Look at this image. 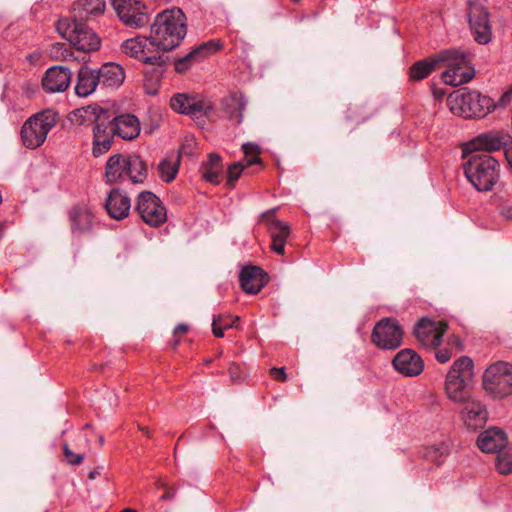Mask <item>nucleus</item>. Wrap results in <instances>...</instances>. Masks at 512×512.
Masks as SVG:
<instances>
[{"instance_id": "nucleus-55", "label": "nucleus", "mask_w": 512, "mask_h": 512, "mask_svg": "<svg viewBox=\"0 0 512 512\" xmlns=\"http://www.w3.org/2000/svg\"><path fill=\"white\" fill-rule=\"evenodd\" d=\"M138 430H139V431H141V432H143V433H144V435H145L146 437H148V438H152V435H153V434H152V432L149 430V428H148V427H146V426H142V425H138Z\"/></svg>"}, {"instance_id": "nucleus-14", "label": "nucleus", "mask_w": 512, "mask_h": 512, "mask_svg": "<svg viewBox=\"0 0 512 512\" xmlns=\"http://www.w3.org/2000/svg\"><path fill=\"white\" fill-rule=\"evenodd\" d=\"M170 106L177 113L196 118L207 116L214 109L210 101L185 93L174 95L170 100Z\"/></svg>"}, {"instance_id": "nucleus-61", "label": "nucleus", "mask_w": 512, "mask_h": 512, "mask_svg": "<svg viewBox=\"0 0 512 512\" xmlns=\"http://www.w3.org/2000/svg\"><path fill=\"white\" fill-rule=\"evenodd\" d=\"M212 361H213L212 359H207V360H205V362H204V363H205V365H209V364H211V363H212Z\"/></svg>"}, {"instance_id": "nucleus-62", "label": "nucleus", "mask_w": 512, "mask_h": 512, "mask_svg": "<svg viewBox=\"0 0 512 512\" xmlns=\"http://www.w3.org/2000/svg\"><path fill=\"white\" fill-rule=\"evenodd\" d=\"M222 354H223V351H222V350H220V351L217 353V356H216V357H217V358H219V357H221V356H222Z\"/></svg>"}, {"instance_id": "nucleus-30", "label": "nucleus", "mask_w": 512, "mask_h": 512, "mask_svg": "<svg viewBox=\"0 0 512 512\" xmlns=\"http://www.w3.org/2000/svg\"><path fill=\"white\" fill-rule=\"evenodd\" d=\"M468 22L472 32H489L488 12L478 0H468Z\"/></svg>"}, {"instance_id": "nucleus-54", "label": "nucleus", "mask_w": 512, "mask_h": 512, "mask_svg": "<svg viewBox=\"0 0 512 512\" xmlns=\"http://www.w3.org/2000/svg\"><path fill=\"white\" fill-rule=\"evenodd\" d=\"M475 41L478 44L485 45L488 44L491 41V35L492 34H475Z\"/></svg>"}, {"instance_id": "nucleus-57", "label": "nucleus", "mask_w": 512, "mask_h": 512, "mask_svg": "<svg viewBox=\"0 0 512 512\" xmlns=\"http://www.w3.org/2000/svg\"><path fill=\"white\" fill-rule=\"evenodd\" d=\"M98 475H100V471L98 469H94L93 471H90L89 474H88V478L93 480L95 479Z\"/></svg>"}, {"instance_id": "nucleus-27", "label": "nucleus", "mask_w": 512, "mask_h": 512, "mask_svg": "<svg viewBox=\"0 0 512 512\" xmlns=\"http://www.w3.org/2000/svg\"><path fill=\"white\" fill-rule=\"evenodd\" d=\"M112 124L116 136L124 140H133L140 134V121L133 114H121L113 117Z\"/></svg>"}, {"instance_id": "nucleus-60", "label": "nucleus", "mask_w": 512, "mask_h": 512, "mask_svg": "<svg viewBox=\"0 0 512 512\" xmlns=\"http://www.w3.org/2000/svg\"><path fill=\"white\" fill-rule=\"evenodd\" d=\"M98 441H99V444L102 446L104 444V437L99 436Z\"/></svg>"}, {"instance_id": "nucleus-50", "label": "nucleus", "mask_w": 512, "mask_h": 512, "mask_svg": "<svg viewBox=\"0 0 512 512\" xmlns=\"http://www.w3.org/2000/svg\"><path fill=\"white\" fill-rule=\"evenodd\" d=\"M357 108V106H355L354 109L352 107H349L346 117L348 120H354L358 123L363 122L367 118V116L365 114L356 115Z\"/></svg>"}, {"instance_id": "nucleus-63", "label": "nucleus", "mask_w": 512, "mask_h": 512, "mask_svg": "<svg viewBox=\"0 0 512 512\" xmlns=\"http://www.w3.org/2000/svg\"><path fill=\"white\" fill-rule=\"evenodd\" d=\"M177 445L174 447V454L176 455Z\"/></svg>"}, {"instance_id": "nucleus-36", "label": "nucleus", "mask_w": 512, "mask_h": 512, "mask_svg": "<svg viewBox=\"0 0 512 512\" xmlns=\"http://www.w3.org/2000/svg\"><path fill=\"white\" fill-rule=\"evenodd\" d=\"M186 34H150L152 52H168L177 47Z\"/></svg>"}, {"instance_id": "nucleus-17", "label": "nucleus", "mask_w": 512, "mask_h": 512, "mask_svg": "<svg viewBox=\"0 0 512 512\" xmlns=\"http://www.w3.org/2000/svg\"><path fill=\"white\" fill-rule=\"evenodd\" d=\"M223 49V42L220 39H212L204 42L186 54L184 57L177 59L174 68L177 73H185L190 67L211 55Z\"/></svg>"}, {"instance_id": "nucleus-5", "label": "nucleus", "mask_w": 512, "mask_h": 512, "mask_svg": "<svg viewBox=\"0 0 512 512\" xmlns=\"http://www.w3.org/2000/svg\"><path fill=\"white\" fill-rule=\"evenodd\" d=\"M104 0H78L73 4V17H63L56 22V32H88L93 28L87 22L103 15L105 11Z\"/></svg>"}, {"instance_id": "nucleus-58", "label": "nucleus", "mask_w": 512, "mask_h": 512, "mask_svg": "<svg viewBox=\"0 0 512 512\" xmlns=\"http://www.w3.org/2000/svg\"><path fill=\"white\" fill-rule=\"evenodd\" d=\"M4 224L0 222V239L3 236Z\"/></svg>"}, {"instance_id": "nucleus-23", "label": "nucleus", "mask_w": 512, "mask_h": 512, "mask_svg": "<svg viewBox=\"0 0 512 512\" xmlns=\"http://www.w3.org/2000/svg\"><path fill=\"white\" fill-rule=\"evenodd\" d=\"M71 72L63 66L49 68L42 79V87L48 93L64 92L70 85Z\"/></svg>"}, {"instance_id": "nucleus-11", "label": "nucleus", "mask_w": 512, "mask_h": 512, "mask_svg": "<svg viewBox=\"0 0 512 512\" xmlns=\"http://www.w3.org/2000/svg\"><path fill=\"white\" fill-rule=\"evenodd\" d=\"M508 143H510V134L504 131H487L468 142L467 147L463 150V157L466 153H486L490 155V153L501 149L504 150L506 156Z\"/></svg>"}, {"instance_id": "nucleus-9", "label": "nucleus", "mask_w": 512, "mask_h": 512, "mask_svg": "<svg viewBox=\"0 0 512 512\" xmlns=\"http://www.w3.org/2000/svg\"><path fill=\"white\" fill-rule=\"evenodd\" d=\"M404 330L394 317H384L377 321L371 333V342L381 350H396L402 343Z\"/></svg>"}, {"instance_id": "nucleus-40", "label": "nucleus", "mask_w": 512, "mask_h": 512, "mask_svg": "<svg viewBox=\"0 0 512 512\" xmlns=\"http://www.w3.org/2000/svg\"><path fill=\"white\" fill-rule=\"evenodd\" d=\"M449 447L445 443L427 447L424 452V458L437 466L443 464L449 455Z\"/></svg>"}, {"instance_id": "nucleus-44", "label": "nucleus", "mask_w": 512, "mask_h": 512, "mask_svg": "<svg viewBox=\"0 0 512 512\" xmlns=\"http://www.w3.org/2000/svg\"><path fill=\"white\" fill-rule=\"evenodd\" d=\"M213 320L226 330L232 328L235 322L239 321V317H232L230 315H218L214 316Z\"/></svg>"}, {"instance_id": "nucleus-28", "label": "nucleus", "mask_w": 512, "mask_h": 512, "mask_svg": "<svg viewBox=\"0 0 512 512\" xmlns=\"http://www.w3.org/2000/svg\"><path fill=\"white\" fill-rule=\"evenodd\" d=\"M96 80L103 87L117 88L125 80V71L121 65L109 62L96 70Z\"/></svg>"}, {"instance_id": "nucleus-15", "label": "nucleus", "mask_w": 512, "mask_h": 512, "mask_svg": "<svg viewBox=\"0 0 512 512\" xmlns=\"http://www.w3.org/2000/svg\"><path fill=\"white\" fill-rule=\"evenodd\" d=\"M261 219L267 225L268 233L271 237V250L278 254H285V246L290 235V225L280 221L275 215V209L268 210L261 214Z\"/></svg>"}, {"instance_id": "nucleus-34", "label": "nucleus", "mask_w": 512, "mask_h": 512, "mask_svg": "<svg viewBox=\"0 0 512 512\" xmlns=\"http://www.w3.org/2000/svg\"><path fill=\"white\" fill-rule=\"evenodd\" d=\"M98 85L100 84L99 80H96V70L82 66L77 75L76 94L80 97H87L95 91Z\"/></svg>"}, {"instance_id": "nucleus-32", "label": "nucleus", "mask_w": 512, "mask_h": 512, "mask_svg": "<svg viewBox=\"0 0 512 512\" xmlns=\"http://www.w3.org/2000/svg\"><path fill=\"white\" fill-rule=\"evenodd\" d=\"M223 169L222 157L212 152L207 155V160L202 162L199 171L206 182L217 185L221 182Z\"/></svg>"}, {"instance_id": "nucleus-43", "label": "nucleus", "mask_w": 512, "mask_h": 512, "mask_svg": "<svg viewBox=\"0 0 512 512\" xmlns=\"http://www.w3.org/2000/svg\"><path fill=\"white\" fill-rule=\"evenodd\" d=\"M62 451H63L65 461L69 465H72V466L80 465L84 460V454L73 452L67 442H64L62 444Z\"/></svg>"}, {"instance_id": "nucleus-49", "label": "nucleus", "mask_w": 512, "mask_h": 512, "mask_svg": "<svg viewBox=\"0 0 512 512\" xmlns=\"http://www.w3.org/2000/svg\"><path fill=\"white\" fill-rule=\"evenodd\" d=\"M187 331H188V326L186 324H178L174 328L173 336H174L175 339H174V341L172 343V348H176L179 345L180 339L178 338V336L185 334Z\"/></svg>"}, {"instance_id": "nucleus-31", "label": "nucleus", "mask_w": 512, "mask_h": 512, "mask_svg": "<svg viewBox=\"0 0 512 512\" xmlns=\"http://www.w3.org/2000/svg\"><path fill=\"white\" fill-rule=\"evenodd\" d=\"M246 104L245 97L239 92H232L221 101L223 112L229 120H234L236 124L242 122Z\"/></svg>"}, {"instance_id": "nucleus-6", "label": "nucleus", "mask_w": 512, "mask_h": 512, "mask_svg": "<svg viewBox=\"0 0 512 512\" xmlns=\"http://www.w3.org/2000/svg\"><path fill=\"white\" fill-rule=\"evenodd\" d=\"M58 118L59 114L52 109H45L30 116L20 131L23 145L28 149L40 147L48 133L57 124Z\"/></svg>"}, {"instance_id": "nucleus-45", "label": "nucleus", "mask_w": 512, "mask_h": 512, "mask_svg": "<svg viewBox=\"0 0 512 512\" xmlns=\"http://www.w3.org/2000/svg\"><path fill=\"white\" fill-rule=\"evenodd\" d=\"M228 372L230 375V379L233 382H238L244 377V370L239 363L231 362L228 367Z\"/></svg>"}, {"instance_id": "nucleus-24", "label": "nucleus", "mask_w": 512, "mask_h": 512, "mask_svg": "<svg viewBox=\"0 0 512 512\" xmlns=\"http://www.w3.org/2000/svg\"><path fill=\"white\" fill-rule=\"evenodd\" d=\"M461 404L463 405L461 414L466 427L473 430L482 428L488 418L485 406L473 398H469Z\"/></svg>"}, {"instance_id": "nucleus-8", "label": "nucleus", "mask_w": 512, "mask_h": 512, "mask_svg": "<svg viewBox=\"0 0 512 512\" xmlns=\"http://www.w3.org/2000/svg\"><path fill=\"white\" fill-rule=\"evenodd\" d=\"M484 390L494 398L512 394V364L498 361L491 364L483 374Z\"/></svg>"}, {"instance_id": "nucleus-7", "label": "nucleus", "mask_w": 512, "mask_h": 512, "mask_svg": "<svg viewBox=\"0 0 512 512\" xmlns=\"http://www.w3.org/2000/svg\"><path fill=\"white\" fill-rule=\"evenodd\" d=\"M85 112L94 116L92 154L99 157L110 150L116 136L111 116L108 110L98 105L88 106Z\"/></svg>"}, {"instance_id": "nucleus-18", "label": "nucleus", "mask_w": 512, "mask_h": 512, "mask_svg": "<svg viewBox=\"0 0 512 512\" xmlns=\"http://www.w3.org/2000/svg\"><path fill=\"white\" fill-rule=\"evenodd\" d=\"M223 49V42L220 39H212L204 42L186 54L184 57L177 59L174 68L177 73H185L190 67L211 55Z\"/></svg>"}, {"instance_id": "nucleus-46", "label": "nucleus", "mask_w": 512, "mask_h": 512, "mask_svg": "<svg viewBox=\"0 0 512 512\" xmlns=\"http://www.w3.org/2000/svg\"><path fill=\"white\" fill-rule=\"evenodd\" d=\"M269 375L277 382H286L288 380L285 367H273L269 370Z\"/></svg>"}, {"instance_id": "nucleus-13", "label": "nucleus", "mask_w": 512, "mask_h": 512, "mask_svg": "<svg viewBox=\"0 0 512 512\" xmlns=\"http://www.w3.org/2000/svg\"><path fill=\"white\" fill-rule=\"evenodd\" d=\"M447 325L427 317L419 319L413 327V335L426 348H437L441 345Z\"/></svg>"}, {"instance_id": "nucleus-19", "label": "nucleus", "mask_w": 512, "mask_h": 512, "mask_svg": "<svg viewBox=\"0 0 512 512\" xmlns=\"http://www.w3.org/2000/svg\"><path fill=\"white\" fill-rule=\"evenodd\" d=\"M392 366L405 377H416L423 372L424 361L415 350L405 348L394 356Z\"/></svg>"}, {"instance_id": "nucleus-4", "label": "nucleus", "mask_w": 512, "mask_h": 512, "mask_svg": "<svg viewBox=\"0 0 512 512\" xmlns=\"http://www.w3.org/2000/svg\"><path fill=\"white\" fill-rule=\"evenodd\" d=\"M474 363L468 356H461L450 367L445 380V393L456 403H463L471 398L467 388L468 381L473 377Z\"/></svg>"}, {"instance_id": "nucleus-56", "label": "nucleus", "mask_w": 512, "mask_h": 512, "mask_svg": "<svg viewBox=\"0 0 512 512\" xmlns=\"http://www.w3.org/2000/svg\"><path fill=\"white\" fill-rule=\"evenodd\" d=\"M501 213L504 217H506L508 219H512V208L503 207L501 210Z\"/></svg>"}, {"instance_id": "nucleus-39", "label": "nucleus", "mask_w": 512, "mask_h": 512, "mask_svg": "<svg viewBox=\"0 0 512 512\" xmlns=\"http://www.w3.org/2000/svg\"><path fill=\"white\" fill-rule=\"evenodd\" d=\"M181 155H170L160 161L158 164L159 177L166 183L172 182L179 171Z\"/></svg>"}, {"instance_id": "nucleus-38", "label": "nucleus", "mask_w": 512, "mask_h": 512, "mask_svg": "<svg viewBox=\"0 0 512 512\" xmlns=\"http://www.w3.org/2000/svg\"><path fill=\"white\" fill-rule=\"evenodd\" d=\"M127 179L133 184H142L148 176L146 162L139 155H128Z\"/></svg>"}, {"instance_id": "nucleus-26", "label": "nucleus", "mask_w": 512, "mask_h": 512, "mask_svg": "<svg viewBox=\"0 0 512 512\" xmlns=\"http://www.w3.org/2000/svg\"><path fill=\"white\" fill-rule=\"evenodd\" d=\"M507 443L506 434L497 427L483 431L477 439V446L484 453H498L506 447Z\"/></svg>"}, {"instance_id": "nucleus-10", "label": "nucleus", "mask_w": 512, "mask_h": 512, "mask_svg": "<svg viewBox=\"0 0 512 512\" xmlns=\"http://www.w3.org/2000/svg\"><path fill=\"white\" fill-rule=\"evenodd\" d=\"M135 211L151 227H159L167 221V210L162 201L151 191L139 193Z\"/></svg>"}, {"instance_id": "nucleus-47", "label": "nucleus", "mask_w": 512, "mask_h": 512, "mask_svg": "<svg viewBox=\"0 0 512 512\" xmlns=\"http://www.w3.org/2000/svg\"><path fill=\"white\" fill-rule=\"evenodd\" d=\"M451 357L452 350L447 347L440 348L435 352V358L441 364L447 363L451 359Z\"/></svg>"}, {"instance_id": "nucleus-2", "label": "nucleus", "mask_w": 512, "mask_h": 512, "mask_svg": "<svg viewBox=\"0 0 512 512\" xmlns=\"http://www.w3.org/2000/svg\"><path fill=\"white\" fill-rule=\"evenodd\" d=\"M463 163L464 175L479 192H488L499 180L500 165L486 153H466Z\"/></svg>"}, {"instance_id": "nucleus-20", "label": "nucleus", "mask_w": 512, "mask_h": 512, "mask_svg": "<svg viewBox=\"0 0 512 512\" xmlns=\"http://www.w3.org/2000/svg\"><path fill=\"white\" fill-rule=\"evenodd\" d=\"M122 52L132 58L142 61L144 64L159 63L160 55H149L151 46L149 36L136 34L135 37L127 39L121 45Z\"/></svg>"}, {"instance_id": "nucleus-33", "label": "nucleus", "mask_w": 512, "mask_h": 512, "mask_svg": "<svg viewBox=\"0 0 512 512\" xmlns=\"http://www.w3.org/2000/svg\"><path fill=\"white\" fill-rule=\"evenodd\" d=\"M144 70L143 88L148 95H156L159 91L164 74V61L160 56L159 63L147 64Z\"/></svg>"}, {"instance_id": "nucleus-37", "label": "nucleus", "mask_w": 512, "mask_h": 512, "mask_svg": "<svg viewBox=\"0 0 512 512\" xmlns=\"http://www.w3.org/2000/svg\"><path fill=\"white\" fill-rule=\"evenodd\" d=\"M77 50L82 52L97 51L101 46L98 34H61Z\"/></svg>"}, {"instance_id": "nucleus-42", "label": "nucleus", "mask_w": 512, "mask_h": 512, "mask_svg": "<svg viewBox=\"0 0 512 512\" xmlns=\"http://www.w3.org/2000/svg\"><path fill=\"white\" fill-rule=\"evenodd\" d=\"M496 468L500 474L508 475L512 473V455L507 452H498L496 457Z\"/></svg>"}, {"instance_id": "nucleus-35", "label": "nucleus", "mask_w": 512, "mask_h": 512, "mask_svg": "<svg viewBox=\"0 0 512 512\" xmlns=\"http://www.w3.org/2000/svg\"><path fill=\"white\" fill-rule=\"evenodd\" d=\"M441 63L440 51L425 59L415 62L409 69V77L412 81H420L427 78Z\"/></svg>"}, {"instance_id": "nucleus-51", "label": "nucleus", "mask_w": 512, "mask_h": 512, "mask_svg": "<svg viewBox=\"0 0 512 512\" xmlns=\"http://www.w3.org/2000/svg\"><path fill=\"white\" fill-rule=\"evenodd\" d=\"M159 486L164 487L166 489L164 494L160 497V500L168 501V500H172L175 497V495H176L175 488L168 487L167 485L162 484V483H159Z\"/></svg>"}, {"instance_id": "nucleus-1", "label": "nucleus", "mask_w": 512, "mask_h": 512, "mask_svg": "<svg viewBox=\"0 0 512 512\" xmlns=\"http://www.w3.org/2000/svg\"><path fill=\"white\" fill-rule=\"evenodd\" d=\"M449 101L453 103L451 109L459 110L464 118H482L493 109L497 107L504 108L512 102V84L496 103L490 97L475 90L452 94Z\"/></svg>"}, {"instance_id": "nucleus-53", "label": "nucleus", "mask_w": 512, "mask_h": 512, "mask_svg": "<svg viewBox=\"0 0 512 512\" xmlns=\"http://www.w3.org/2000/svg\"><path fill=\"white\" fill-rule=\"evenodd\" d=\"M224 328L221 327L218 323L214 322L212 323V333L217 338H223L224 337Z\"/></svg>"}, {"instance_id": "nucleus-52", "label": "nucleus", "mask_w": 512, "mask_h": 512, "mask_svg": "<svg viewBox=\"0 0 512 512\" xmlns=\"http://www.w3.org/2000/svg\"><path fill=\"white\" fill-rule=\"evenodd\" d=\"M242 162H243L245 168H247L252 165H261L262 159L259 157V155L249 156V157H245Z\"/></svg>"}, {"instance_id": "nucleus-29", "label": "nucleus", "mask_w": 512, "mask_h": 512, "mask_svg": "<svg viewBox=\"0 0 512 512\" xmlns=\"http://www.w3.org/2000/svg\"><path fill=\"white\" fill-rule=\"evenodd\" d=\"M128 156L120 153L110 156L105 165V178L108 184L122 183L127 179Z\"/></svg>"}, {"instance_id": "nucleus-12", "label": "nucleus", "mask_w": 512, "mask_h": 512, "mask_svg": "<svg viewBox=\"0 0 512 512\" xmlns=\"http://www.w3.org/2000/svg\"><path fill=\"white\" fill-rule=\"evenodd\" d=\"M119 19L132 29L142 28L148 23L146 6L140 0H111Z\"/></svg>"}, {"instance_id": "nucleus-41", "label": "nucleus", "mask_w": 512, "mask_h": 512, "mask_svg": "<svg viewBox=\"0 0 512 512\" xmlns=\"http://www.w3.org/2000/svg\"><path fill=\"white\" fill-rule=\"evenodd\" d=\"M245 166L243 162H234L227 168V181L226 186L228 188H234L235 183L240 178L242 172L244 171Z\"/></svg>"}, {"instance_id": "nucleus-16", "label": "nucleus", "mask_w": 512, "mask_h": 512, "mask_svg": "<svg viewBox=\"0 0 512 512\" xmlns=\"http://www.w3.org/2000/svg\"><path fill=\"white\" fill-rule=\"evenodd\" d=\"M68 222L71 234L74 237H82L91 232L95 215L86 203H76L68 210Z\"/></svg>"}, {"instance_id": "nucleus-3", "label": "nucleus", "mask_w": 512, "mask_h": 512, "mask_svg": "<svg viewBox=\"0 0 512 512\" xmlns=\"http://www.w3.org/2000/svg\"><path fill=\"white\" fill-rule=\"evenodd\" d=\"M440 60L446 65L442 72L445 84L459 86L473 79L475 70L471 53L456 48L445 49L440 51Z\"/></svg>"}, {"instance_id": "nucleus-25", "label": "nucleus", "mask_w": 512, "mask_h": 512, "mask_svg": "<svg viewBox=\"0 0 512 512\" xmlns=\"http://www.w3.org/2000/svg\"><path fill=\"white\" fill-rule=\"evenodd\" d=\"M104 206L111 218L122 220L129 215L131 201L121 189L113 188L110 190Z\"/></svg>"}, {"instance_id": "nucleus-21", "label": "nucleus", "mask_w": 512, "mask_h": 512, "mask_svg": "<svg viewBox=\"0 0 512 512\" xmlns=\"http://www.w3.org/2000/svg\"><path fill=\"white\" fill-rule=\"evenodd\" d=\"M186 16L180 8L164 10L156 16L150 32H186Z\"/></svg>"}, {"instance_id": "nucleus-22", "label": "nucleus", "mask_w": 512, "mask_h": 512, "mask_svg": "<svg viewBox=\"0 0 512 512\" xmlns=\"http://www.w3.org/2000/svg\"><path fill=\"white\" fill-rule=\"evenodd\" d=\"M241 288L247 294H257L269 282V275L259 266L248 265L239 273Z\"/></svg>"}, {"instance_id": "nucleus-59", "label": "nucleus", "mask_w": 512, "mask_h": 512, "mask_svg": "<svg viewBox=\"0 0 512 512\" xmlns=\"http://www.w3.org/2000/svg\"><path fill=\"white\" fill-rule=\"evenodd\" d=\"M121 512H137L135 509L132 508H125Z\"/></svg>"}, {"instance_id": "nucleus-48", "label": "nucleus", "mask_w": 512, "mask_h": 512, "mask_svg": "<svg viewBox=\"0 0 512 512\" xmlns=\"http://www.w3.org/2000/svg\"><path fill=\"white\" fill-rule=\"evenodd\" d=\"M242 150H243L245 157L256 156V155H259L261 152L260 147L257 144L252 143V142H247V143L243 144Z\"/></svg>"}]
</instances>
